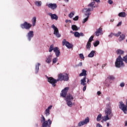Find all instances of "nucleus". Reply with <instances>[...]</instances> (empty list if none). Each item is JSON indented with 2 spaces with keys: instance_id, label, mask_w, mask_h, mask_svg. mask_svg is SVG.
I'll use <instances>...</instances> for the list:
<instances>
[{
  "instance_id": "dca6fc26",
  "label": "nucleus",
  "mask_w": 127,
  "mask_h": 127,
  "mask_svg": "<svg viewBox=\"0 0 127 127\" xmlns=\"http://www.w3.org/2000/svg\"><path fill=\"white\" fill-rule=\"evenodd\" d=\"M49 15H50V16H51V18L53 20L54 19L55 20H58V16H57V15H56V14H52L51 13H49Z\"/></svg>"
},
{
  "instance_id": "6e6d98bb",
  "label": "nucleus",
  "mask_w": 127,
  "mask_h": 127,
  "mask_svg": "<svg viewBox=\"0 0 127 127\" xmlns=\"http://www.w3.org/2000/svg\"><path fill=\"white\" fill-rule=\"evenodd\" d=\"M121 25H122V22H120L117 25V26L119 27V26H121Z\"/></svg>"
},
{
  "instance_id": "aec40b11",
  "label": "nucleus",
  "mask_w": 127,
  "mask_h": 127,
  "mask_svg": "<svg viewBox=\"0 0 127 127\" xmlns=\"http://www.w3.org/2000/svg\"><path fill=\"white\" fill-rule=\"evenodd\" d=\"M74 35L75 37H77L79 38V37H80V36H81V37L84 36V33H79L78 32H75L74 33Z\"/></svg>"
},
{
  "instance_id": "a878e982",
  "label": "nucleus",
  "mask_w": 127,
  "mask_h": 127,
  "mask_svg": "<svg viewBox=\"0 0 127 127\" xmlns=\"http://www.w3.org/2000/svg\"><path fill=\"white\" fill-rule=\"evenodd\" d=\"M71 29L73 31H77V30H79V29H80V27H78L76 25H72L71 26Z\"/></svg>"
},
{
  "instance_id": "4d7b16f0",
  "label": "nucleus",
  "mask_w": 127,
  "mask_h": 127,
  "mask_svg": "<svg viewBox=\"0 0 127 127\" xmlns=\"http://www.w3.org/2000/svg\"><path fill=\"white\" fill-rule=\"evenodd\" d=\"M106 66H107V64H103L102 68V69H104V67H106Z\"/></svg>"
},
{
  "instance_id": "13d9d810",
  "label": "nucleus",
  "mask_w": 127,
  "mask_h": 127,
  "mask_svg": "<svg viewBox=\"0 0 127 127\" xmlns=\"http://www.w3.org/2000/svg\"><path fill=\"white\" fill-rule=\"evenodd\" d=\"M65 22L67 23V22H70L71 23V20H65Z\"/></svg>"
},
{
  "instance_id": "603ef678",
  "label": "nucleus",
  "mask_w": 127,
  "mask_h": 127,
  "mask_svg": "<svg viewBox=\"0 0 127 127\" xmlns=\"http://www.w3.org/2000/svg\"><path fill=\"white\" fill-rule=\"evenodd\" d=\"M96 127H103V126L100 123H98L96 124Z\"/></svg>"
},
{
  "instance_id": "f704fd0d",
  "label": "nucleus",
  "mask_w": 127,
  "mask_h": 127,
  "mask_svg": "<svg viewBox=\"0 0 127 127\" xmlns=\"http://www.w3.org/2000/svg\"><path fill=\"white\" fill-rule=\"evenodd\" d=\"M124 39H125V35L122 34V35H120V37L119 39V41H123V40H124Z\"/></svg>"
},
{
  "instance_id": "9d476101",
  "label": "nucleus",
  "mask_w": 127,
  "mask_h": 127,
  "mask_svg": "<svg viewBox=\"0 0 127 127\" xmlns=\"http://www.w3.org/2000/svg\"><path fill=\"white\" fill-rule=\"evenodd\" d=\"M90 122V119H89V117H87L83 121H81L78 124V127H82V126H84L85 125H87L88 123Z\"/></svg>"
},
{
  "instance_id": "1a4fd4ad",
  "label": "nucleus",
  "mask_w": 127,
  "mask_h": 127,
  "mask_svg": "<svg viewBox=\"0 0 127 127\" xmlns=\"http://www.w3.org/2000/svg\"><path fill=\"white\" fill-rule=\"evenodd\" d=\"M119 109L122 110L125 114H127V108L126 105L123 104V102L121 101L119 105Z\"/></svg>"
},
{
  "instance_id": "052dcab7",
  "label": "nucleus",
  "mask_w": 127,
  "mask_h": 127,
  "mask_svg": "<svg viewBox=\"0 0 127 127\" xmlns=\"http://www.w3.org/2000/svg\"><path fill=\"white\" fill-rule=\"evenodd\" d=\"M106 100H107V101H111V100L110 99V98H109V97L107 98Z\"/></svg>"
},
{
  "instance_id": "774afa93",
  "label": "nucleus",
  "mask_w": 127,
  "mask_h": 127,
  "mask_svg": "<svg viewBox=\"0 0 127 127\" xmlns=\"http://www.w3.org/2000/svg\"><path fill=\"white\" fill-rule=\"evenodd\" d=\"M70 33H73V31H71Z\"/></svg>"
},
{
  "instance_id": "de8ad7c7",
  "label": "nucleus",
  "mask_w": 127,
  "mask_h": 127,
  "mask_svg": "<svg viewBox=\"0 0 127 127\" xmlns=\"http://www.w3.org/2000/svg\"><path fill=\"white\" fill-rule=\"evenodd\" d=\"M82 66H83V63H82V62H80V63L77 65V67H82Z\"/></svg>"
},
{
  "instance_id": "ddd939ff",
  "label": "nucleus",
  "mask_w": 127,
  "mask_h": 127,
  "mask_svg": "<svg viewBox=\"0 0 127 127\" xmlns=\"http://www.w3.org/2000/svg\"><path fill=\"white\" fill-rule=\"evenodd\" d=\"M84 13V17H85L87 16L85 18H84L82 21V23H85V22H87L88 21V19H89V17H90V15H91V12H83Z\"/></svg>"
},
{
  "instance_id": "338daca9",
  "label": "nucleus",
  "mask_w": 127,
  "mask_h": 127,
  "mask_svg": "<svg viewBox=\"0 0 127 127\" xmlns=\"http://www.w3.org/2000/svg\"><path fill=\"white\" fill-rule=\"evenodd\" d=\"M89 80L88 79L87 81V83H89Z\"/></svg>"
},
{
  "instance_id": "0eeeda50",
  "label": "nucleus",
  "mask_w": 127,
  "mask_h": 127,
  "mask_svg": "<svg viewBox=\"0 0 127 127\" xmlns=\"http://www.w3.org/2000/svg\"><path fill=\"white\" fill-rule=\"evenodd\" d=\"M63 46H66V47H67V48L68 49L72 48L73 47V45L71 44L70 43H69V42L66 41V39H64L63 40Z\"/></svg>"
},
{
  "instance_id": "6ab92c4d",
  "label": "nucleus",
  "mask_w": 127,
  "mask_h": 127,
  "mask_svg": "<svg viewBox=\"0 0 127 127\" xmlns=\"http://www.w3.org/2000/svg\"><path fill=\"white\" fill-rule=\"evenodd\" d=\"M52 61V55H49L46 60V63L48 64H50L51 63V62Z\"/></svg>"
},
{
  "instance_id": "c756f323",
  "label": "nucleus",
  "mask_w": 127,
  "mask_h": 127,
  "mask_svg": "<svg viewBox=\"0 0 127 127\" xmlns=\"http://www.w3.org/2000/svg\"><path fill=\"white\" fill-rule=\"evenodd\" d=\"M32 26H35V24H36V17H34L32 19Z\"/></svg>"
},
{
  "instance_id": "20e7f679",
  "label": "nucleus",
  "mask_w": 127,
  "mask_h": 127,
  "mask_svg": "<svg viewBox=\"0 0 127 127\" xmlns=\"http://www.w3.org/2000/svg\"><path fill=\"white\" fill-rule=\"evenodd\" d=\"M52 28L54 29V34L58 37V38L61 37V34L59 33V30H58V28H57L56 26H55V25L53 24Z\"/></svg>"
},
{
  "instance_id": "b1692460",
  "label": "nucleus",
  "mask_w": 127,
  "mask_h": 127,
  "mask_svg": "<svg viewBox=\"0 0 127 127\" xmlns=\"http://www.w3.org/2000/svg\"><path fill=\"white\" fill-rule=\"evenodd\" d=\"M41 64L39 63H37L35 64V73L37 74L38 71H39V66H40Z\"/></svg>"
},
{
  "instance_id": "ea45409f",
  "label": "nucleus",
  "mask_w": 127,
  "mask_h": 127,
  "mask_svg": "<svg viewBox=\"0 0 127 127\" xmlns=\"http://www.w3.org/2000/svg\"><path fill=\"white\" fill-rule=\"evenodd\" d=\"M123 60L126 64H127V55L123 58Z\"/></svg>"
},
{
  "instance_id": "4468645a",
  "label": "nucleus",
  "mask_w": 127,
  "mask_h": 127,
  "mask_svg": "<svg viewBox=\"0 0 127 127\" xmlns=\"http://www.w3.org/2000/svg\"><path fill=\"white\" fill-rule=\"evenodd\" d=\"M47 6H48L49 8H51V9H56L57 8V4L56 3H49L46 4Z\"/></svg>"
},
{
  "instance_id": "58836bf2",
  "label": "nucleus",
  "mask_w": 127,
  "mask_h": 127,
  "mask_svg": "<svg viewBox=\"0 0 127 127\" xmlns=\"http://www.w3.org/2000/svg\"><path fill=\"white\" fill-rule=\"evenodd\" d=\"M107 78L109 80H115V76L114 75H109Z\"/></svg>"
},
{
  "instance_id": "09e8293b",
  "label": "nucleus",
  "mask_w": 127,
  "mask_h": 127,
  "mask_svg": "<svg viewBox=\"0 0 127 127\" xmlns=\"http://www.w3.org/2000/svg\"><path fill=\"white\" fill-rule=\"evenodd\" d=\"M42 120H41V122L42 123V122L44 123V122H46V121H45V118L44 117V116H43V115H42Z\"/></svg>"
},
{
  "instance_id": "72a5a7b5",
  "label": "nucleus",
  "mask_w": 127,
  "mask_h": 127,
  "mask_svg": "<svg viewBox=\"0 0 127 127\" xmlns=\"http://www.w3.org/2000/svg\"><path fill=\"white\" fill-rule=\"evenodd\" d=\"M102 120V114H99L96 118V121L97 122H100Z\"/></svg>"
},
{
  "instance_id": "864d4df0",
  "label": "nucleus",
  "mask_w": 127,
  "mask_h": 127,
  "mask_svg": "<svg viewBox=\"0 0 127 127\" xmlns=\"http://www.w3.org/2000/svg\"><path fill=\"white\" fill-rule=\"evenodd\" d=\"M84 86V87H83V91H86V88H87V85H83Z\"/></svg>"
},
{
  "instance_id": "79ce46f5",
  "label": "nucleus",
  "mask_w": 127,
  "mask_h": 127,
  "mask_svg": "<svg viewBox=\"0 0 127 127\" xmlns=\"http://www.w3.org/2000/svg\"><path fill=\"white\" fill-rule=\"evenodd\" d=\"M58 61V58H55L53 59V63L54 64H55Z\"/></svg>"
},
{
  "instance_id": "412c9836",
  "label": "nucleus",
  "mask_w": 127,
  "mask_h": 127,
  "mask_svg": "<svg viewBox=\"0 0 127 127\" xmlns=\"http://www.w3.org/2000/svg\"><path fill=\"white\" fill-rule=\"evenodd\" d=\"M86 77L84 76L83 78L81 79L80 80V85L82 86H86Z\"/></svg>"
},
{
  "instance_id": "8fccbe9b",
  "label": "nucleus",
  "mask_w": 127,
  "mask_h": 127,
  "mask_svg": "<svg viewBox=\"0 0 127 127\" xmlns=\"http://www.w3.org/2000/svg\"><path fill=\"white\" fill-rule=\"evenodd\" d=\"M114 35V34L113 33H111L109 35H108V37H109L110 38H112L113 37V36Z\"/></svg>"
},
{
  "instance_id": "69168bd1",
  "label": "nucleus",
  "mask_w": 127,
  "mask_h": 127,
  "mask_svg": "<svg viewBox=\"0 0 127 127\" xmlns=\"http://www.w3.org/2000/svg\"><path fill=\"white\" fill-rule=\"evenodd\" d=\"M107 127H110V123H108L107 124Z\"/></svg>"
},
{
  "instance_id": "7ed1b4c3",
  "label": "nucleus",
  "mask_w": 127,
  "mask_h": 127,
  "mask_svg": "<svg viewBox=\"0 0 127 127\" xmlns=\"http://www.w3.org/2000/svg\"><path fill=\"white\" fill-rule=\"evenodd\" d=\"M46 78L48 80V82L50 83V84H51V85L53 86V87H56V83H57V80L54 79V78L52 77H48L46 76Z\"/></svg>"
},
{
  "instance_id": "f8f14e48",
  "label": "nucleus",
  "mask_w": 127,
  "mask_h": 127,
  "mask_svg": "<svg viewBox=\"0 0 127 127\" xmlns=\"http://www.w3.org/2000/svg\"><path fill=\"white\" fill-rule=\"evenodd\" d=\"M68 90H69V87H65L64 89H63L62 90V92L61 93V97H63V98H66Z\"/></svg>"
},
{
  "instance_id": "c9c22d12",
  "label": "nucleus",
  "mask_w": 127,
  "mask_h": 127,
  "mask_svg": "<svg viewBox=\"0 0 127 127\" xmlns=\"http://www.w3.org/2000/svg\"><path fill=\"white\" fill-rule=\"evenodd\" d=\"M86 48L88 50H90L91 48V43L88 42L87 44H86Z\"/></svg>"
},
{
  "instance_id": "680f3d73",
  "label": "nucleus",
  "mask_w": 127,
  "mask_h": 127,
  "mask_svg": "<svg viewBox=\"0 0 127 127\" xmlns=\"http://www.w3.org/2000/svg\"><path fill=\"white\" fill-rule=\"evenodd\" d=\"M114 20H115V19H112L110 20V21H111V22H114Z\"/></svg>"
},
{
  "instance_id": "5701e85b",
  "label": "nucleus",
  "mask_w": 127,
  "mask_h": 127,
  "mask_svg": "<svg viewBox=\"0 0 127 127\" xmlns=\"http://www.w3.org/2000/svg\"><path fill=\"white\" fill-rule=\"evenodd\" d=\"M82 76H84V77H86L87 76V70L85 69H82V72L79 74V77H82Z\"/></svg>"
},
{
  "instance_id": "2eb2a0df",
  "label": "nucleus",
  "mask_w": 127,
  "mask_h": 127,
  "mask_svg": "<svg viewBox=\"0 0 127 127\" xmlns=\"http://www.w3.org/2000/svg\"><path fill=\"white\" fill-rule=\"evenodd\" d=\"M54 52H55L56 57H59L61 53L60 52V50L58 47H55Z\"/></svg>"
},
{
  "instance_id": "4c0bfd02",
  "label": "nucleus",
  "mask_w": 127,
  "mask_h": 127,
  "mask_svg": "<svg viewBox=\"0 0 127 127\" xmlns=\"http://www.w3.org/2000/svg\"><path fill=\"white\" fill-rule=\"evenodd\" d=\"M110 117L109 115H106L105 119H104V122H107L108 120H111V117Z\"/></svg>"
},
{
  "instance_id": "9b49d317",
  "label": "nucleus",
  "mask_w": 127,
  "mask_h": 127,
  "mask_svg": "<svg viewBox=\"0 0 127 127\" xmlns=\"http://www.w3.org/2000/svg\"><path fill=\"white\" fill-rule=\"evenodd\" d=\"M52 124V121L50 119H48V121H44L42 124V127H50V126Z\"/></svg>"
},
{
  "instance_id": "e2e57ef3",
  "label": "nucleus",
  "mask_w": 127,
  "mask_h": 127,
  "mask_svg": "<svg viewBox=\"0 0 127 127\" xmlns=\"http://www.w3.org/2000/svg\"><path fill=\"white\" fill-rule=\"evenodd\" d=\"M125 126L127 127V121H125Z\"/></svg>"
},
{
  "instance_id": "7c9ffc66",
  "label": "nucleus",
  "mask_w": 127,
  "mask_h": 127,
  "mask_svg": "<svg viewBox=\"0 0 127 127\" xmlns=\"http://www.w3.org/2000/svg\"><path fill=\"white\" fill-rule=\"evenodd\" d=\"M54 49H55V48H54V45L52 44L50 46L49 52H52V51L54 52Z\"/></svg>"
},
{
  "instance_id": "cd10ccee",
  "label": "nucleus",
  "mask_w": 127,
  "mask_h": 127,
  "mask_svg": "<svg viewBox=\"0 0 127 127\" xmlns=\"http://www.w3.org/2000/svg\"><path fill=\"white\" fill-rule=\"evenodd\" d=\"M35 4L38 7H39L42 5V2L41 1H36L35 2Z\"/></svg>"
},
{
  "instance_id": "5fc2aeb1",
  "label": "nucleus",
  "mask_w": 127,
  "mask_h": 127,
  "mask_svg": "<svg viewBox=\"0 0 127 127\" xmlns=\"http://www.w3.org/2000/svg\"><path fill=\"white\" fill-rule=\"evenodd\" d=\"M120 86L122 87V88H123V87H125V83L123 82V83H121L120 84Z\"/></svg>"
},
{
  "instance_id": "4be33fe9",
  "label": "nucleus",
  "mask_w": 127,
  "mask_h": 127,
  "mask_svg": "<svg viewBox=\"0 0 127 127\" xmlns=\"http://www.w3.org/2000/svg\"><path fill=\"white\" fill-rule=\"evenodd\" d=\"M63 73H60L58 75V79L57 81L58 82L59 81H63Z\"/></svg>"
},
{
  "instance_id": "a19ab883",
  "label": "nucleus",
  "mask_w": 127,
  "mask_h": 127,
  "mask_svg": "<svg viewBox=\"0 0 127 127\" xmlns=\"http://www.w3.org/2000/svg\"><path fill=\"white\" fill-rule=\"evenodd\" d=\"M93 40H94V36H91L89 38L88 42H89V43H91V42H92V41H93Z\"/></svg>"
},
{
  "instance_id": "a211bd4d",
  "label": "nucleus",
  "mask_w": 127,
  "mask_h": 127,
  "mask_svg": "<svg viewBox=\"0 0 127 127\" xmlns=\"http://www.w3.org/2000/svg\"><path fill=\"white\" fill-rule=\"evenodd\" d=\"M103 33V30L101 28H99L97 29V30L95 32V34L96 36H99L100 35Z\"/></svg>"
},
{
  "instance_id": "473e14b6",
  "label": "nucleus",
  "mask_w": 127,
  "mask_h": 127,
  "mask_svg": "<svg viewBox=\"0 0 127 127\" xmlns=\"http://www.w3.org/2000/svg\"><path fill=\"white\" fill-rule=\"evenodd\" d=\"M125 53V51L122 50H117V54H119L120 55H123Z\"/></svg>"
},
{
  "instance_id": "e433bc0d",
  "label": "nucleus",
  "mask_w": 127,
  "mask_h": 127,
  "mask_svg": "<svg viewBox=\"0 0 127 127\" xmlns=\"http://www.w3.org/2000/svg\"><path fill=\"white\" fill-rule=\"evenodd\" d=\"M99 44H100V41H96L95 42H94L93 43V45L94 46V47H97V46H98V45H99Z\"/></svg>"
},
{
  "instance_id": "6e6552de",
  "label": "nucleus",
  "mask_w": 127,
  "mask_h": 127,
  "mask_svg": "<svg viewBox=\"0 0 127 127\" xmlns=\"http://www.w3.org/2000/svg\"><path fill=\"white\" fill-rule=\"evenodd\" d=\"M33 36H34V32L33 31H29L26 35V37L28 41H31V39L33 38Z\"/></svg>"
},
{
  "instance_id": "393cba45",
  "label": "nucleus",
  "mask_w": 127,
  "mask_h": 127,
  "mask_svg": "<svg viewBox=\"0 0 127 127\" xmlns=\"http://www.w3.org/2000/svg\"><path fill=\"white\" fill-rule=\"evenodd\" d=\"M96 53V51H91L90 54L88 55V57L89 58H93L94 56H95V54Z\"/></svg>"
},
{
  "instance_id": "3c124183",
  "label": "nucleus",
  "mask_w": 127,
  "mask_h": 127,
  "mask_svg": "<svg viewBox=\"0 0 127 127\" xmlns=\"http://www.w3.org/2000/svg\"><path fill=\"white\" fill-rule=\"evenodd\" d=\"M108 3H109V4H113V0H108Z\"/></svg>"
},
{
  "instance_id": "f257e3e1",
  "label": "nucleus",
  "mask_w": 127,
  "mask_h": 127,
  "mask_svg": "<svg viewBox=\"0 0 127 127\" xmlns=\"http://www.w3.org/2000/svg\"><path fill=\"white\" fill-rule=\"evenodd\" d=\"M115 66L116 68H122V67H125V64L122 56L119 55L115 62Z\"/></svg>"
},
{
  "instance_id": "a18cd8bd",
  "label": "nucleus",
  "mask_w": 127,
  "mask_h": 127,
  "mask_svg": "<svg viewBox=\"0 0 127 127\" xmlns=\"http://www.w3.org/2000/svg\"><path fill=\"white\" fill-rule=\"evenodd\" d=\"M79 57H80V59H85V57H84V55H83V54H80Z\"/></svg>"
},
{
  "instance_id": "c03bdc74",
  "label": "nucleus",
  "mask_w": 127,
  "mask_h": 127,
  "mask_svg": "<svg viewBox=\"0 0 127 127\" xmlns=\"http://www.w3.org/2000/svg\"><path fill=\"white\" fill-rule=\"evenodd\" d=\"M68 16L69 17H70V18H72V17L74 16V13L71 12L69 14Z\"/></svg>"
},
{
  "instance_id": "f3484780",
  "label": "nucleus",
  "mask_w": 127,
  "mask_h": 127,
  "mask_svg": "<svg viewBox=\"0 0 127 127\" xmlns=\"http://www.w3.org/2000/svg\"><path fill=\"white\" fill-rule=\"evenodd\" d=\"M52 105H51L48 107V108L45 110V114L46 116L47 117L50 115V110L52 109Z\"/></svg>"
},
{
  "instance_id": "2f4dec72",
  "label": "nucleus",
  "mask_w": 127,
  "mask_h": 127,
  "mask_svg": "<svg viewBox=\"0 0 127 127\" xmlns=\"http://www.w3.org/2000/svg\"><path fill=\"white\" fill-rule=\"evenodd\" d=\"M104 84L105 86H106V87H109V86H111V84L109 82V79H108L106 80V81L104 82Z\"/></svg>"
},
{
  "instance_id": "bf43d9fd",
  "label": "nucleus",
  "mask_w": 127,
  "mask_h": 127,
  "mask_svg": "<svg viewBox=\"0 0 127 127\" xmlns=\"http://www.w3.org/2000/svg\"><path fill=\"white\" fill-rule=\"evenodd\" d=\"M97 94V95H98V96H100V95H101V94H102V93H101L100 91H98Z\"/></svg>"
},
{
  "instance_id": "c85d7f7f",
  "label": "nucleus",
  "mask_w": 127,
  "mask_h": 127,
  "mask_svg": "<svg viewBox=\"0 0 127 127\" xmlns=\"http://www.w3.org/2000/svg\"><path fill=\"white\" fill-rule=\"evenodd\" d=\"M118 15L120 17H126L127 16V13L125 12H121L119 13Z\"/></svg>"
},
{
  "instance_id": "49530a36",
  "label": "nucleus",
  "mask_w": 127,
  "mask_h": 127,
  "mask_svg": "<svg viewBox=\"0 0 127 127\" xmlns=\"http://www.w3.org/2000/svg\"><path fill=\"white\" fill-rule=\"evenodd\" d=\"M79 19V16H76L74 18H73V20L74 21L78 20Z\"/></svg>"
},
{
  "instance_id": "f03ea898",
  "label": "nucleus",
  "mask_w": 127,
  "mask_h": 127,
  "mask_svg": "<svg viewBox=\"0 0 127 127\" xmlns=\"http://www.w3.org/2000/svg\"><path fill=\"white\" fill-rule=\"evenodd\" d=\"M65 102H66V105H67L68 107H71L73 106V103H72V101L74 100V97L72 95L69 94L66 96L65 98Z\"/></svg>"
},
{
  "instance_id": "37998d69",
  "label": "nucleus",
  "mask_w": 127,
  "mask_h": 127,
  "mask_svg": "<svg viewBox=\"0 0 127 127\" xmlns=\"http://www.w3.org/2000/svg\"><path fill=\"white\" fill-rule=\"evenodd\" d=\"M121 32H118V33L117 34H114L115 36H116V37H119V36H120L121 34Z\"/></svg>"
},
{
  "instance_id": "423d86ee",
  "label": "nucleus",
  "mask_w": 127,
  "mask_h": 127,
  "mask_svg": "<svg viewBox=\"0 0 127 127\" xmlns=\"http://www.w3.org/2000/svg\"><path fill=\"white\" fill-rule=\"evenodd\" d=\"M105 115L109 116V118H112L114 117V114L112 112V108L110 107H107L105 110Z\"/></svg>"
},
{
  "instance_id": "bb28decb",
  "label": "nucleus",
  "mask_w": 127,
  "mask_h": 127,
  "mask_svg": "<svg viewBox=\"0 0 127 127\" xmlns=\"http://www.w3.org/2000/svg\"><path fill=\"white\" fill-rule=\"evenodd\" d=\"M69 80V76H68V74L65 73L63 75V81H68Z\"/></svg>"
},
{
  "instance_id": "39448f33",
  "label": "nucleus",
  "mask_w": 127,
  "mask_h": 127,
  "mask_svg": "<svg viewBox=\"0 0 127 127\" xmlns=\"http://www.w3.org/2000/svg\"><path fill=\"white\" fill-rule=\"evenodd\" d=\"M31 26H32V25L27 23V22H24V23L20 25V27L22 28V29H30Z\"/></svg>"
},
{
  "instance_id": "0e129e2a",
  "label": "nucleus",
  "mask_w": 127,
  "mask_h": 127,
  "mask_svg": "<svg viewBox=\"0 0 127 127\" xmlns=\"http://www.w3.org/2000/svg\"><path fill=\"white\" fill-rule=\"evenodd\" d=\"M65 2H69V0H64Z\"/></svg>"
}]
</instances>
